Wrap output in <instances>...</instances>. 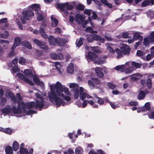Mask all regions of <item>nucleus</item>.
Listing matches in <instances>:
<instances>
[{
  "mask_svg": "<svg viewBox=\"0 0 154 154\" xmlns=\"http://www.w3.org/2000/svg\"><path fill=\"white\" fill-rule=\"evenodd\" d=\"M107 85L112 89H114L116 87V86L111 82H108L107 83Z\"/></svg>",
  "mask_w": 154,
  "mask_h": 154,
  "instance_id": "obj_63",
  "label": "nucleus"
},
{
  "mask_svg": "<svg viewBox=\"0 0 154 154\" xmlns=\"http://www.w3.org/2000/svg\"><path fill=\"white\" fill-rule=\"evenodd\" d=\"M63 92H64L67 95H69L70 94V92L69 91V89L66 87H63L62 90H61L60 92L61 94L63 93Z\"/></svg>",
  "mask_w": 154,
  "mask_h": 154,
  "instance_id": "obj_40",
  "label": "nucleus"
},
{
  "mask_svg": "<svg viewBox=\"0 0 154 154\" xmlns=\"http://www.w3.org/2000/svg\"><path fill=\"white\" fill-rule=\"evenodd\" d=\"M94 34H88L86 35V38L87 41L90 42H92L94 40L93 38Z\"/></svg>",
  "mask_w": 154,
  "mask_h": 154,
  "instance_id": "obj_31",
  "label": "nucleus"
},
{
  "mask_svg": "<svg viewBox=\"0 0 154 154\" xmlns=\"http://www.w3.org/2000/svg\"><path fill=\"white\" fill-rule=\"evenodd\" d=\"M51 57L54 59V60H57L58 59H59V56L57 54L54 53H53L51 54Z\"/></svg>",
  "mask_w": 154,
  "mask_h": 154,
  "instance_id": "obj_52",
  "label": "nucleus"
},
{
  "mask_svg": "<svg viewBox=\"0 0 154 154\" xmlns=\"http://www.w3.org/2000/svg\"><path fill=\"white\" fill-rule=\"evenodd\" d=\"M84 39L83 38H80V39L78 41L77 44V46L78 47H80L83 44V40Z\"/></svg>",
  "mask_w": 154,
  "mask_h": 154,
  "instance_id": "obj_60",
  "label": "nucleus"
},
{
  "mask_svg": "<svg viewBox=\"0 0 154 154\" xmlns=\"http://www.w3.org/2000/svg\"><path fill=\"white\" fill-rule=\"evenodd\" d=\"M74 71V67L73 64L72 63L69 64L68 66L67 69V72L69 73H72Z\"/></svg>",
  "mask_w": 154,
  "mask_h": 154,
  "instance_id": "obj_29",
  "label": "nucleus"
},
{
  "mask_svg": "<svg viewBox=\"0 0 154 154\" xmlns=\"http://www.w3.org/2000/svg\"><path fill=\"white\" fill-rule=\"evenodd\" d=\"M60 96L63 97V99L67 101H69L71 100V98L69 96H65L63 93H62V94H60Z\"/></svg>",
  "mask_w": 154,
  "mask_h": 154,
  "instance_id": "obj_43",
  "label": "nucleus"
},
{
  "mask_svg": "<svg viewBox=\"0 0 154 154\" xmlns=\"http://www.w3.org/2000/svg\"><path fill=\"white\" fill-rule=\"evenodd\" d=\"M69 87L72 88L73 91L74 92V97L75 99H78L79 96V86L74 83L70 84Z\"/></svg>",
  "mask_w": 154,
  "mask_h": 154,
  "instance_id": "obj_3",
  "label": "nucleus"
},
{
  "mask_svg": "<svg viewBox=\"0 0 154 154\" xmlns=\"http://www.w3.org/2000/svg\"><path fill=\"white\" fill-rule=\"evenodd\" d=\"M21 109L22 112L23 111L24 112H26V106L24 102H21Z\"/></svg>",
  "mask_w": 154,
  "mask_h": 154,
  "instance_id": "obj_50",
  "label": "nucleus"
},
{
  "mask_svg": "<svg viewBox=\"0 0 154 154\" xmlns=\"http://www.w3.org/2000/svg\"><path fill=\"white\" fill-rule=\"evenodd\" d=\"M50 88L51 91L48 93V97L50 101L52 102L54 101L55 104L57 106H60L61 105L64 106L65 103V101L61 97H59L60 96H58L57 95L55 90L52 89L51 87Z\"/></svg>",
  "mask_w": 154,
  "mask_h": 154,
  "instance_id": "obj_1",
  "label": "nucleus"
},
{
  "mask_svg": "<svg viewBox=\"0 0 154 154\" xmlns=\"http://www.w3.org/2000/svg\"><path fill=\"white\" fill-rule=\"evenodd\" d=\"M26 115H29L31 114L36 113L37 112L36 111L32 109H30L27 111H26Z\"/></svg>",
  "mask_w": 154,
  "mask_h": 154,
  "instance_id": "obj_61",
  "label": "nucleus"
},
{
  "mask_svg": "<svg viewBox=\"0 0 154 154\" xmlns=\"http://www.w3.org/2000/svg\"><path fill=\"white\" fill-rule=\"evenodd\" d=\"M46 27V25L45 23H42L41 24V26L39 31V32L41 36L45 38H48V35L45 32Z\"/></svg>",
  "mask_w": 154,
  "mask_h": 154,
  "instance_id": "obj_4",
  "label": "nucleus"
},
{
  "mask_svg": "<svg viewBox=\"0 0 154 154\" xmlns=\"http://www.w3.org/2000/svg\"><path fill=\"white\" fill-rule=\"evenodd\" d=\"M116 70L119 71L121 72L124 71L125 70V66L122 65V66H117L115 68Z\"/></svg>",
  "mask_w": 154,
  "mask_h": 154,
  "instance_id": "obj_35",
  "label": "nucleus"
},
{
  "mask_svg": "<svg viewBox=\"0 0 154 154\" xmlns=\"http://www.w3.org/2000/svg\"><path fill=\"white\" fill-rule=\"evenodd\" d=\"M2 112L3 114H8L11 112V108L5 107L2 109Z\"/></svg>",
  "mask_w": 154,
  "mask_h": 154,
  "instance_id": "obj_28",
  "label": "nucleus"
},
{
  "mask_svg": "<svg viewBox=\"0 0 154 154\" xmlns=\"http://www.w3.org/2000/svg\"><path fill=\"white\" fill-rule=\"evenodd\" d=\"M50 87V88L51 87L52 89L55 90V91H56L58 96H60V94H61L60 92L63 87L62 84L60 82H57L56 84L54 85H51Z\"/></svg>",
  "mask_w": 154,
  "mask_h": 154,
  "instance_id": "obj_2",
  "label": "nucleus"
},
{
  "mask_svg": "<svg viewBox=\"0 0 154 154\" xmlns=\"http://www.w3.org/2000/svg\"><path fill=\"white\" fill-rule=\"evenodd\" d=\"M146 94L143 91H140L138 95L137 99L139 100L143 99L145 97Z\"/></svg>",
  "mask_w": 154,
  "mask_h": 154,
  "instance_id": "obj_24",
  "label": "nucleus"
},
{
  "mask_svg": "<svg viewBox=\"0 0 154 154\" xmlns=\"http://www.w3.org/2000/svg\"><path fill=\"white\" fill-rule=\"evenodd\" d=\"M102 69L100 67H97L96 68L95 72L97 76L100 78H102L104 75L103 72H102Z\"/></svg>",
  "mask_w": 154,
  "mask_h": 154,
  "instance_id": "obj_11",
  "label": "nucleus"
},
{
  "mask_svg": "<svg viewBox=\"0 0 154 154\" xmlns=\"http://www.w3.org/2000/svg\"><path fill=\"white\" fill-rule=\"evenodd\" d=\"M85 30L86 32H89L91 33H97V31L93 30L92 28L90 27H87Z\"/></svg>",
  "mask_w": 154,
  "mask_h": 154,
  "instance_id": "obj_42",
  "label": "nucleus"
},
{
  "mask_svg": "<svg viewBox=\"0 0 154 154\" xmlns=\"http://www.w3.org/2000/svg\"><path fill=\"white\" fill-rule=\"evenodd\" d=\"M85 18L84 17H83L82 15L80 14H77L75 16V20L76 22L78 23H79L80 22L79 19H80L82 23L83 22V20Z\"/></svg>",
  "mask_w": 154,
  "mask_h": 154,
  "instance_id": "obj_22",
  "label": "nucleus"
},
{
  "mask_svg": "<svg viewBox=\"0 0 154 154\" xmlns=\"http://www.w3.org/2000/svg\"><path fill=\"white\" fill-rule=\"evenodd\" d=\"M24 81L31 86H33L34 85V84L32 81V80H29L27 78H26Z\"/></svg>",
  "mask_w": 154,
  "mask_h": 154,
  "instance_id": "obj_56",
  "label": "nucleus"
},
{
  "mask_svg": "<svg viewBox=\"0 0 154 154\" xmlns=\"http://www.w3.org/2000/svg\"><path fill=\"white\" fill-rule=\"evenodd\" d=\"M23 73L25 75L29 77L32 76L33 75L32 70L29 69L25 70Z\"/></svg>",
  "mask_w": 154,
  "mask_h": 154,
  "instance_id": "obj_17",
  "label": "nucleus"
},
{
  "mask_svg": "<svg viewBox=\"0 0 154 154\" xmlns=\"http://www.w3.org/2000/svg\"><path fill=\"white\" fill-rule=\"evenodd\" d=\"M146 84L148 89H150L152 87V80L151 79H147Z\"/></svg>",
  "mask_w": 154,
  "mask_h": 154,
  "instance_id": "obj_41",
  "label": "nucleus"
},
{
  "mask_svg": "<svg viewBox=\"0 0 154 154\" xmlns=\"http://www.w3.org/2000/svg\"><path fill=\"white\" fill-rule=\"evenodd\" d=\"M133 38L134 41H135L139 39L142 40L143 39V37L140 35L138 32H136L134 34Z\"/></svg>",
  "mask_w": 154,
  "mask_h": 154,
  "instance_id": "obj_26",
  "label": "nucleus"
},
{
  "mask_svg": "<svg viewBox=\"0 0 154 154\" xmlns=\"http://www.w3.org/2000/svg\"><path fill=\"white\" fill-rule=\"evenodd\" d=\"M87 96V94L85 93H83L80 94V97L82 100H84Z\"/></svg>",
  "mask_w": 154,
  "mask_h": 154,
  "instance_id": "obj_57",
  "label": "nucleus"
},
{
  "mask_svg": "<svg viewBox=\"0 0 154 154\" xmlns=\"http://www.w3.org/2000/svg\"><path fill=\"white\" fill-rule=\"evenodd\" d=\"M33 80L35 83L38 85H41V84L43 83L42 82H40L39 79L37 77H34Z\"/></svg>",
  "mask_w": 154,
  "mask_h": 154,
  "instance_id": "obj_39",
  "label": "nucleus"
},
{
  "mask_svg": "<svg viewBox=\"0 0 154 154\" xmlns=\"http://www.w3.org/2000/svg\"><path fill=\"white\" fill-rule=\"evenodd\" d=\"M35 96L37 98L40 99V100H44V97L38 93H36L35 94Z\"/></svg>",
  "mask_w": 154,
  "mask_h": 154,
  "instance_id": "obj_64",
  "label": "nucleus"
},
{
  "mask_svg": "<svg viewBox=\"0 0 154 154\" xmlns=\"http://www.w3.org/2000/svg\"><path fill=\"white\" fill-rule=\"evenodd\" d=\"M44 100H36L35 103V108L41 109L44 106Z\"/></svg>",
  "mask_w": 154,
  "mask_h": 154,
  "instance_id": "obj_10",
  "label": "nucleus"
},
{
  "mask_svg": "<svg viewBox=\"0 0 154 154\" xmlns=\"http://www.w3.org/2000/svg\"><path fill=\"white\" fill-rule=\"evenodd\" d=\"M11 100L14 101V103H18V106L17 108L19 110H21V101H17V100L15 96L14 95L12 96L11 97Z\"/></svg>",
  "mask_w": 154,
  "mask_h": 154,
  "instance_id": "obj_14",
  "label": "nucleus"
},
{
  "mask_svg": "<svg viewBox=\"0 0 154 154\" xmlns=\"http://www.w3.org/2000/svg\"><path fill=\"white\" fill-rule=\"evenodd\" d=\"M51 19L52 20V26L56 27L57 26L58 22L56 18L52 16L51 17Z\"/></svg>",
  "mask_w": 154,
  "mask_h": 154,
  "instance_id": "obj_21",
  "label": "nucleus"
},
{
  "mask_svg": "<svg viewBox=\"0 0 154 154\" xmlns=\"http://www.w3.org/2000/svg\"><path fill=\"white\" fill-rule=\"evenodd\" d=\"M33 42L35 44L39 47L41 49L45 50H47L48 49V47L46 45L44 42L43 43L36 38H35L33 40Z\"/></svg>",
  "mask_w": 154,
  "mask_h": 154,
  "instance_id": "obj_5",
  "label": "nucleus"
},
{
  "mask_svg": "<svg viewBox=\"0 0 154 154\" xmlns=\"http://www.w3.org/2000/svg\"><path fill=\"white\" fill-rule=\"evenodd\" d=\"M144 106L147 111H149L151 109L150 104L149 102H147L145 103Z\"/></svg>",
  "mask_w": 154,
  "mask_h": 154,
  "instance_id": "obj_54",
  "label": "nucleus"
},
{
  "mask_svg": "<svg viewBox=\"0 0 154 154\" xmlns=\"http://www.w3.org/2000/svg\"><path fill=\"white\" fill-rule=\"evenodd\" d=\"M85 6H84L82 4H79L76 7V8L78 10L82 11L84 9Z\"/></svg>",
  "mask_w": 154,
  "mask_h": 154,
  "instance_id": "obj_55",
  "label": "nucleus"
},
{
  "mask_svg": "<svg viewBox=\"0 0 154 154\" xmlns=\"http://www.w3.org/2000/svg\"><path fill=\"white\" fill-rule=\"evenodd\" d=\"M6 154H13V152L12 147L10 146H7L5 148Z\"/></svg>",
  "mask_w": 154,
  "mask_h": 154,
  "instance_id": "obj_23",
  "label": "nucleus"
},
{
  "mask_svg": "<svg viewBox=\"0 0 154 154\" xmlns=\"http://www.w3.org/2000/svg\"><path fill=\"white\" fill-rule=\"evenodd\" d=\"M150 4V2L148 0H144L141 4L142 7H145L148 5Z\"/></svg>",
  "mask_w": 154,
  "mask_h": 154,
  "instance_id": "obj_48",
  "label": "nucleus"
},
{
  "mask_svg": "<svg viewBox=\"0 0 154 154\" xmlns=\"http://www.w3.org/2000/svg\"><path fill=\"white\" fill-rule=\"evenodd\" d=\"M12 132V130L9 128H5L4 132L9 135H11Z\"/></svg>",
  "mask_w": 154,
  "mask_h": 154,
  "instance_id": "obj_45",
  "label": "nucleus"
},
{
  "mask_svg": "<svg viewBox=\"0 0 154 154\" xmlns=\"http://www.w3.org/2000/svg\"><path fill=\"white\" fill-rule=\"evenodd\" d=\"M120 49L123 54L125 55H129L131 49L128 46L123 44L122 46L120 47Z\"/></svg>",
  "mask_w": 154,
  "mask_h": 154,
  "instance_id": "obj_7",
  "label": "nucleus"
},
{
  "mask_svg": "<svg viewBox=\"0 0 154 154\" xmlns=\"http://www.w3.org/2000/svg\"><path fill=\"white\" fill-rule=\"evenodd\" d=\"M57 7L61 10L65 8V3H59L57 4Z\"/></svg>",
  "mask_w": 154,
  "mask_h": 154,
  "instance_id": "obj_51",
  "label": "nucleus"
},
{
  "mask_svg": "<svg viewBox=\"0 0 154 154\" xmlns=\"http://www.w3.org/2000/svg\"><path fill=\"white\" fill-rule=\"evenodd\" d=\"M26 106L28 109H30L35 107V102L33 101H31L29 102H28L26 103Z\"/></svg>",
  "mask_w": 154,
  "mask_h": 154,
  "instance_id": "obj_19",
  "label": "nucleus"
},
{
  "mask_svg": "<svg viewBox=\"0 0 154 154\" xmlns=\"http://www.w3.org/2000/svg\"><path fill=\"white\" fill-rule=\"evenodd\" d=\"M131 65L132 66L138 68H140V66L141 65V64L135 62H132L131 63Z\"/></svg>",
  "mask_w": 154,
  "mask_h": 154,
  "instance_id": "obj_49",
  "label": "nucleus"
},
{
  "mask_svg": "<svg viewBox=\"0 0 154 154\" xmlns=\"http://www.w3.org/2000/svg\"><path fill=\"white\" fill-rule=\"evenodd\" d=\"M31 8L32 10L35 11V13L38 14V11L40 9V6L39 4H34L31 5Z\"/></svg>",
  "mask_w": 154,
  "mask_h": 154,
  "instance_id": "obj_15",
  "label": "nucleus"
},
{
  "mask_svg": "<svg viewBox=\"0 0 154 154\" xmlns=\"http://www.w3.org/2000/svg\"><path fill=\"white\" fill-rule=\"evenodd\" d=\"M65 42L63 39L61 38H59L57 39V44L60 46H62L64 45Z\"/></svg>",
  "mask_w": 154,
  "mask_h": 154,
  "instance_id": "obj_30",
  "label": "nucleus"
},
{
  "mask_svg": "<svg viewBox=\"0 0 154 154\" xmlns=\"http://www.w3.org/2000/svg\"><path fill=\"white\" fill-rule=\"evenodd\" d=\"M48 38V41L50 44L54 46H55L57 44V39L55 38L51 35H50Z\"/></svg>",
  "mask_w": 154,
  "mask_h": 154,
  "instance_id": "obj_12",
  "label": "nucleus"
},
{
  "mask_svg": "<svg viewBox=\"0 0 154 154\" xmlns=\"http://www.w3.org/2000/svg\"><path fill=\"white\" fill-rule=\"evenodd\" d=\"M105 61L106 60L105 59L102 60L101 58L100 59L97 58L94 63L97 64H100L104 63L105 62Z\"/></svg>",
  "mask_w": 154,
  "mask_h": 154,
  "instance_id": "obj_37",
  "label": "nucleus"
},
{
  "mask_svg": "<svg viewBox=\"0 0 154 154\" xmlns=\"http://www.w3.org/2000/svg\"><path fill=\"white\" fill-rule=\"evenodd\" d=\"M26 63V60L23 57H20L19 60V63L22 65H24Z\"/></svg>",
  "mask_w": 154,
  "mask_h": 154,
  "instance_id": "obj_58",
  "label": "nucleus"
},
{
  "mask_svg": "<svg viewBox=\"0 0 154 154\" xmlns=\"http://www.w3.org/2000/svg\"><path fill=\"white\" fill-rule=\"evenodd\" d=\"M150 43V42L148 37L144 38L143 44L145 46H149Z\"/></svg>",
  "mask_w": 154,
  "mask_h": 154,
  "instance_id": "obj_34",
  "label": "nucleus"
},
{
  "mask_svg": "<svg viewBox=\"0 0 154 154\" xmlns=\"http://www.w3.org/2000/svg\"><path fill=\"white\" fill-rule=\"evenodd\" d=\"M5 34L4 33H1L0 34V37L6 39L8 38L9 35V33L6 31L5 32Z\"/></svg>",
  "mask_w": 154,
  "mask_h": 154,
  "instance_id": "obj_44",
  "label": "nucleus"
},
{
  "mask_svg": "<svg viewBox=\"0 0 154 154\" xmlns=\"http://www.w3.org/2000/svg\"><path fill=\"white\" fill-rule=\"evenodd\" d=\"M92 81L94 82L95 86V85H100V81L97 78H92Z\"/></svg>",
  "mask_w": 154,
  "mask_h": 154,
  "instance_id": "obj_47",
  "label": "nucleus"
},
{
  "mask_svg": "<svg viewBox=\"0 0 154 154\" xmlns=\"http://www.w3.org/2000/svg\"><path fill=\"white\" fill-rule=\"evenodd\" d=\"M150 40L151 43H154V32L150 33L149 36H148Z\"/></svg>",
  "mask_w": 154,
  "mask_h": 154,
  "instance_id": "obj_36",
  "label": "nucleus"
},
{
  "mask_svg": "<svg viewBox=\"0 0 154 154\" xmlns=\"http://www.w3.org/2000/svg\"><path fill=\"white\" fill-rule=\"evenodd\" d=\"M98 57L97 54L92 52H88L87 55L88 58L94 62V63Z\"/></svg>",
  "mask_w": 154,
  "mask_h": 154,
  "instance_id": "obj_9",
  "label": "nucleus"
},
{
  "mask_svg": "<svg viewBox=\"0 0 154 154\" xmlns=\"http://www.w3.org/2000/svg\"><path fill=\"white\" fill-rule=\"evenodd\" d=\"M55 66L56 69L58 71L59 74H61L62 73V72L61 71V69L60 68L61 67V66L60 63L59 62H56L55 63Z\"/></svg>",
  "mask_w": 154,
  "mask_h": 154,
  "instance_id": "obj_32",
  "label": "nucleus"
},
{
  "mask_svg": "<svg viewBox=\"0 0 154 154\" xmlns=\"http://www.w3.org/2000/svg\"><path fill=\"white\" fill-rule=\"evenodd\" d=\"M34 14L32 10H27L23 11L22 12V15L24 20H28L30 17L34 16Z\"/></svg>",
  "mask_w": 154,
  "mask_h": 154,
  "instance_id": "obj_6",
  "label": "nucleus"
},
{
  "mask_svg": "<svg viewBox=\"0 0 154 154\" xmlns=\"http://www.w3.org/2000/svg\"><path fill=\"white\" fill-rule=\"evenodd\" d=\"M12 110V112L14 114H18L22 113V111L21 110H19L15 106H14L12 107L11 108V111Z\"/></svg>",
  "mask_w": 154,
  "mask_h": 154,
  "instance_id": "obj_20",
  "label": "nucleus"
},
{
  "mask_svg": "<svg viewBox=\"0 0 154 154\" xmlns=\"http://www.w3.org/2000/svg\"><path fill=\"white\" fill-rule=\"evenodd\" d=\"M65 7H66V9L68 10H72L74 8L72 5L69 4L68 2L65 3Z\"/></svg>",
  "mask_w": 154,
  "mask_h": 154,
  "instance_id": "obj_38",
  "label": "nucleus"
},
{
  "mask_svg": "<svg viewBox=\"0 0 154 154\" xmlns=\"http://www.w3.org/2000/svg\"><path fill=\"white\" fill-rule=\"evenodd\" d=\"M21 38L19 37H16L14 39V41L13 46L11 48V50L14 49L17 46L21 44Z\"/></svg>",
  "mask_w": 154,
  "mask_h": 154,
  "instance_id": "obj_8",
  "label": "nucleus"
},
{
  "mask_svg": "<svg viewBox=\"0 0 154 154\" xmlns=\"http://www.w3.org/2000/svg\"><path fill=\"white\" fill-rule=\"evenodd\" d=\"M143 54V52L140 50H138L137 51L136 55L138 57L142 56Z\"/></svg>",
  "mask_w": 154,
  "mask_h": 154,
  "instance_id": "obj_62",
  "label": "nucleus"
},
{
  "mask_svg": "<svg viewBox=\"0 0 154 154\" xmlns=\"http://www.w3.org/2000/svg\"><path fill=\"white\" fill-rule=\"evenodd\" d=\"M17 75L20 79H22L24 81L27 78L25 75H23L20 73H18L17 74Z\"/></svg>",
  "mask_w": 154,
  "mask_h": 154,
  "instance_id": "obj_53",
  "label": "nucleus"
},
{
  "mask_svg": "<svg viewBox=\"0 0 154 154\" xmlns=\"http://www.w3.org/2000/svg\"><path fill=\"white\" fill-rule=\"evenodd\" d=\"M84 13L85 14L90 16L91 15V10L90 9H85L84 11Z\"/></svg>",
  "mask_w": 154,
  "mask_h": 154,
  "instance_id": "obj_59",
  "label": "nucleus"
},
{
  "mask_svg": "<svg viewBox=\"0 0 154 154\" xmlns=\"http://www.w3.org/2000/svg\"><path fill=\"white\" fill-rule=\"evenodd\" d=\"M94 36L93 38L94 40L99 41L100 42L102 43L104 42L105 41V38H102L100 36L94 34Z\"/></svg>",
  "mask_w": 154,
  "mask_h": 154,
  "instance_id": "obj_16",
  "label": "nucleus"
},
{
  "mask_svg": "<svg viewBox=\"0 0 154 154\" xmlns=\"http://www.w3.org/2000/svg\"><path fill=\"white\" fill-rule=\"evenodd\" d=\"M115 52L117 54V59H119L123 56V53L121 49L116 48L115 50Z\"/></svg>",
  "mask_w": 154,
  "mask_h": 154,
  "instance_id": "obj_27",
  "label": "nucleus"
},
{
  "mask_svg": "<svg viewBox=\"0 0 154 154\" xmlns=\"http://www.w3.org/2000/svg\"><path fill=\"white\" fill-rule=\"evenodd\" d=\"M20 154H29V151L26 148H21L20 149Z\"/></svg>",
  "mask_w": 154,
  "mask_h": 154,
  "instance_id": "obj_33",
  "label": "nucleus"
},
{
  "mask_svg": "<svg viewBox=\"0 0 154 154\" xmlns=\"http://www.w3.org/2000/svg\"><path fill=\"white\" fill-rule=\"evenodd\" d=\"M21 45L29 49H32V47L29 42L28 41H24L21 42Z\"/></svg>",
  "mask_w": 154,
  "mask_h": 154,
  "instance_id": "obj_18",
  "label": "nucleus"
},
{
  "mask_svg": "<svg viewBox=\"0 0 154 154\" xmlns=\"http://www.w3.org/2000/svg\"><path fill=\"white\" fill-rule=\"evenodd\" d=\"M92 78H91L88 81V83L89 86L91 88H94L95 87V85L94 82L92 81Z\"/></svg>",
  "mask_w": 154,
  "mask_h": 154,
  "instance_id": "obj_46",
  "label": "nucleus"
},
{
  "mask_svg": "<svg viewBox=\"0 0 154 154\" xmlns=\"http://www.w3.org/2000/svg\"><path fill=\"white\" fill-rule=\"evenodd\" d=\"M106 102H109V99L107 97H104L103 98L99 97L97 101V103L100 105H102L104 103Z\"/></svg>",
  "mask_w": 154,
  "mask_h": 154,
  "instance_id": "obj_13",
  "label": "nucleus"
},
{
  "mask_svg": "<svg viewBox=\"0 0 154 154\" xmlns=\"http://www.w3.org/2000/svg\"><path fill=\"white\" fill-rule=\"evenodd\" d=\"M19 148V144L16 141H14L12 144V148L14 151H17Z\"/></svg>",
  "mask_w": 154,
  "mask_h": 154,
  "instance_id": "obj_25",
  "label": "nucleus"
}]
</instances>
